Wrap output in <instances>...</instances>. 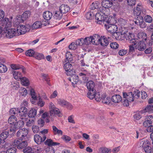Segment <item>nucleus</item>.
<instances>
[{
	"label": "nucleus",
	"mask_w": 153,
	"mask_h": 153,
	"mask_svg": "<svg viewBox=\"0 0 153 153\" xmlns=\"http://www.w3.org/2000/svg\"><path fill=\"white\" fill-rule=\"evenodd\" d=\"M68 102L63 99H59L58 100V104L62 106H65Z\"/></svg>",
	"instance_id": "de8ad7c7"
},
{
	"label": "nucleus",
	"mask_w": 153,
	"mask_h": 153,
	"mask_svg": "<svg viewBox=\"0 0 153 153\" xmlns=\"http://www.w3.org/2000/svg\"><path fill=\"white\" fill-rule=\"evenodd\" d=\"M35 52L32 50H29L25 52V54L27 56L34 57Z\"/></svg>",
	"instance_id": "a18cd8bd"
},
{
	"label": "nucleus",
	"mask_w": 153,
	"mask_h": 153,
	"mask_svg": "<svg viewBox=\"0 0 153 153\" xmlns=\"http://www.w3.org/2000/svg\"><path fill=\"white\" fill-rule=\"evenodd\" d=\"M27 145V142L26 140L21 141L18 145V148L19 149H22L26 147Z\"/></svg>",
	"instance_id": "79ce46f5"
},
{
	"label": "nucleus",
	"mask_w": 153,
	"mask_h": 153,
	"mask_svg": "<svg viewBox=\"0 0 153 153\" xmlns=\"http://www.w3.org/2000/svg\"><path fill=\"white\" fill-rule=\"evenodd\" d=\"M116 22L115 19L111 16L109 19V22L108 23L106 22L105 24V27L110 33H115L117 34L116 32L118 30V27L114 24Z\"/></svg>",
	"instance_id": "f03ea898"
},
{
	"label": "nucleus",
	"mask_w": 153,
	"mask_h": 153,
	"mask_svg": "<svg viewBox=\"0 0 153 153\" xmlns=\"http://www.w3.org/2000/svg\"><path fill=\"white\" fill-rule=\"evenodd\" d=\"M53 132L55 134H58V135H62L63 134L62 131L58 129L55 126H52Z\"/></svg>",
	"instance_id": "473e14b6"
},
{
	"label": "nucleus",
	"mask_w": 153,
	"mask_h": 153,
	"mask_svg": "<svg viewBox=\"0 0 153 153\" xmlns=\"http://www.w3.org/2000/svg\"><path fill=\"white\" fill-rule=\"evenodd\" d=\"M19 93L20 95L24 97H25L27 94V90L24 88H21L19 90Z\"/></svg>",
	"instance_id": "ea45409f"
},
{
	"label": "nucleus",
	"mask_w": 153,
	"mask_h": 153,
	"mask_svg": "<svg viewBox=\"0 0 153 153\" xmlns=\"http://www.w3.org/2000/svg\"><path fill=\"white\" fill-rule=\"evenodd\" d=\"M77 46L76 45L75 43L74 42H72L69 45V48L71 50H74L76 48Z\"/></svg>",
	"instance_id": "774afa93"
},
{
	"label": "nucleus",
	"mask_w": 153,
	"mask_h": 153,
	"mask_svg": "<svg viewBox=\"0 0 153 153\" xmlns=\"http://www.w3.org/2000/svg\"><path fill=\"white\" fill-rule=\"evenodd\" d=\"M100 3L98 1H96L94 2H93L91 5V9L92 10H94L95 9L98 8L99 7Z\"/></svg>",
	"instance_id": "603ef678"
},
{
	"label": "nucleus",
	"mask_w": 153,
	"mask_h": 153,
	"mask_svg": "<svg viewBox=\"0 0 153 153\" xmlns=\"http://www.w3.org/2000/svg\"><path fill=\"white\" fill-rule=\"evenodd\" d=\"M144 19L146 22L148 23H150L152 22V17L149 15H147L145 16Z\"/></svg>",
	"instance_id": "3c124183"
},
{
	"label": "nucleus",
	"mask_w": 153,
	"mask_h": 153,
	"mask_svg": "<svg viewBox=\"0 0 153 153\" xmlns=\"http://www.w3.org/2000/svg\"><path fill=\"white\" fill-rule=\"evenodd\" d=\"M122 0H102L101 5L102 7L101 9L102 10H105V11L109 13V8L111 7L113 3L115 4L122 2Z\"/></svg>",
	"instance_id": "20e7f679"
},
{
	"label": "nucleus",
	"mask_w": 153,
	"mask_h": 153,
	"mask_svg": "<svg viewBox=\"0 0 153 153\" xmlns=\"http://www.w3.org/2000/svg\"><path fill=\"white\" fill-rule=\"evenodd\" d=\"M45 102L43 101L40 97H39V101H37V105L41 107H43L45 104Z\"/></svg>",
	"instance_id": "6e6d98bb"
},
{
	"label": "nucleus",
	"mask_w": 153,
	"mask_h": 153,
	"mask_svg": "<svg viewBox=\"0 0 153 153\" xmlns=\"http://www.w3.org/2000/svg\"><path fill=\"white\" fill-rule=\"evenodd\" d=\"M96 93L95 90H89L87 94V97L89 99H92L94 98Z\"/></svg>",
	"instance_id": "cd10ccee"
},
{
	"label": "nucleus",
	"mask_w": 153,
	"mask_h": 153,
	"mask_svg": "<svg viewBox=\"0 0 153 153\" xmlns=\"http://www.w3.org/2000/svg\"><path fill=\"white\" fill-rule=\"evenodd\" d=\"M98 10L100 11V12L97 13L95 16V19L97 20V23L100 24H102V23L105 25L106 22H109V19L111 16H108L109 13L105 11V10H102L101 7L98 9Z\"/></svg>",
	"instance_id": "f257e3e1"
},
{
	"label": "nucleus",
	"mask_w": 153,
	"mask_h": 153,
	"mask_svg": "<svg viewBox=\"0 0 153 153\" xmlns=\"http://www.w3.org/2000/svg\"><path fill=\"white\" fill-rule=\"evenodd\" d=\"M19 109L17 108H13L11 109L10 110V114L12 115H16L18 116L19 115Z\"/></svg>",
	"instance_id": "a19ab883"
},
{
	"label": "nucleus",
	"mask_w": 153,
	"mask_h": 153,
	"mask_svg": "<svg viewBox=\"0 0 153 153\" xmlns=\"http://www.w3.org/2000/svg\"><path fill=\"white\" fill-rule=\"evenodd\" d=\"M42 137L39 134H36L34 136V139L35 142L37 144H40L42 142H44L46 139L45 135H44Z\"/></svg>",
	"instance_id": "f3484780"
},
{
	"label": "nucleus",
	"mask_w": 153,
	"mask_h": 153,
	"mask_svg": "<svg viewBox=\"0 0 153 153\" xmlns=\"http://www.w3.org/2000/svg\"><path fill=\"white\" fill-rule=\"evenodd\" d=\"M24 119L25 121L26 122V125L27 126L30 127L34 124V121L33 119Z\"/></svg>",
	"instance_id": "37998d69"
},
{
	"label": "nucleus",
	"mask_w": 153,
	"mask_h": 153,
	"mask_svg": "<svg viewBox=\"0 0 153 153\" xmlns=\"http://www.w3.org/2000/svg\"><path fill=\"white\" fill-rule=\"evenodd\" d=\"M71 77L68 78L69 80L71 82L73 85L76 84L79 81V77L77 75L71 74Z\"/></svg>",
	"instance_id": "4be33fe9"
},
{
	"label": "nucleus",
	"mask_w": 153,
	"mask_h": 153,
	"mask_svg": "<svg viewBox=\"0 0 153 153\" xmlns=\"http://www.w3.org/2000/svg\"><path fill=\"white\" fill-rule=\"evenodd\" d=\"M143 113L141 112V110L139 112H137L134 115L133 117L134 119L137 120H139L141 118V114Z\"/></svg>",
	"instance_id": "49530a36"
},
{
	"label": "nucleus",
	"mask_w": 153,
	"mask_h": 153,
	"mask_svg": "<svg viewBox=\"0 0 153 153\" xmlns=\"http://www.w3.org/2000/svg\"><path fill=\"white\" fill-rule=\"evenodd\" d=\"M4 27L6 30V31L5 33V36L6 38L10 39L17 35V31L16 29L14 28L7 29V28L9 27H5V26Z\"/></svg>",
	"instance_id": "9d476101"
},
{
	"label": "nucleus",
	"mask_w": 153,
	"mask_h": 153,
	"mask_svg": "<svg viewBox=\"0 0 153 153\" xmlns=\"http://www.w3.org/2000/svg\"><path fill=\"white\" fill-rule=\"evenodd\" d=\"M64 68L66 71V74L68 76H71L73 72V67L70 62H68L64 64Z\"/></svg>",
	"instance_id": "ddd939ff"
},
{
	"label": "nucleus",
	"mask_w": 153,
	"mask_h": 153,
	"mask_svg": "<svg viewBox=\"0 0 153 153\" xmlns=\"http://www.w3.org/2000/svg\"><path fill=\"white\" fill-rule=\"evenodd\" d=\"M6 66L3 64H0V73H3L6 72L7 71Z\"/></svg>",
	"instance_id": "09e8293b"
},
{
	"label": "nucleus",
	"mask_w": 153,
	"mask_h": 153,
	"mask_svg": "<svg viewBox=\"0 0 153 153\" xmlns=\"http://www.w3.org/2000/svg\"><path fill=\"white\" fill-rule=\"evenodd\" d=\"M122 97L119 95H115L111 97V100L112 102L114 103H118L122 100Z\"/></svg>",
	"instance_id": "a878e982"
},
{
	"label": "nucleus",
	"mask_w": 153,
	"mask_h": 153,
	"mask_svg": "<svg viewBox=\"0 0 153 153\" xmlns=\"http://www.w3.org/2000/svg\"><path fill=\"white\" fill-rule=\"evenodd\" d=\"M86 86L88 90H95L94 88L95 84L92 81L90 80L87 82L86 84Z\"/></svg>",
	"instance_id": "2f4dec72"
},
{
	"label": "nucleus",
	"mask_w": 153,
	"mask_h": 153,
	"mask_svg": "<svg viewBox=\"0 0 153 153\" xmlns=\"http://www.w3.org/2000/svg\"><path fill=\"white\" fill-rule=\"evenodd\" d=\"M66 57L67 61L68 62H70L72 60V55L69 52H67L66 54Z\"/></svg>",
	"instance_id": "864d4df0"
},
{
	"label": "nucleus",
	"mask_w": 153,
	"mask_h": 153,
	"mask_svg": "<svg viewBox=\"0 0 153 153\" xmlns=\"http://www.w3.org/2000/svg\"><path fill=\"white\" fill-rule=\"evenodd\" d=\"M97 41L102 46H107L108 44V41L107 38L105 36H101V38L99 36L98 39H97Z\"/></svg>",
	"instance_id": "a211bd4d"
},
{
	"label": "nucleus",
	"mask_w": 153,
	"mask_h": 153,
	"mask_svg": "<svg viewBox=\"0 0 153 153\" xmlns=\"http://www.w3.org/2000/svg\"><path fill=\"white\" fill-rule=\"evenodd\" d=\"M94 98L97 101H100L102 99L101 96L99 92L96 93Z\"/></svg>",
	"instance_id": "69168bd1"
},
{
	"label": "nucleus",
	"mask_w": 153,
	"mask_h": 153,
	"mask_svg": "<svg viewBox=\"0 0 153 153\" xmlns=\"http://www.w3.org/2000/svg\"><path fill=\"white\" fill-rule=\"evenodd\" d=\"M21 119L23 120H20L16 122L14 125L11 126L10 130L11 132H12L13 134L15 132L16 129L22 127L24 125V118L22 117Z\"/></svg>",
	"instance_id": "6e6552de"
},
{
	"label": "nucleus",
	"mask_w": 153,
	"mask_h": 153,
	"mask_svg": "<svg viewBox=\"0 0 153 153\" xmlns=\"http://www.w3.org/2000/svg\"><path fill=\"white\" fill-rule=\"evenodd\" d=\"M42 25V23L41 21H37L35 22L31 27L33 29H37L41 28Z\"/></svg>",
	"instance_id": "c85d7f7f"
},
{
	"label": "nucleus",
	"mask_w": 153,
	"mask_h": 153,
	"mask_svg": "<svg viewBox=\"0 0 153 153\" xmlns=\"http://www.w3.org/2000/svg\"><path fill=\"white\" fill-rule=\"evenodd\" d=\"M99 36L98 35L96 34L93 36L85 37L83 39L84 45H87L91 43L93 44L97 45V43L96 41H97V39L99 38Z\"/></svg>",
	"instance_id": "0eeeda50"
},
{
	"label": "nucleus",
	"mask_w": 153,
	"mask_h": 153,
	"mask_svg": "<svg viewBox=\"0 0 153 153\" xmlns=\"http://www.w3.org/2000/svg\"><path fill=\"white\" fill-rule=\"evenodd\" d=\"M42 77L43 79L45 80L47 82V83L50 85L49 83L50 81V78L48 75L45 74H43L42 75Z\"/></svg>",
	"instance_id": "e2e57ef3"
},
{
	"label": "nucleus",
	"mask_w": 153,
	"mask_h": 153,
	"mask_svg": "<svg viewBox=\"0 0 153 153\" xmlns=\"http://www.w3.org/2000/svg\"><path fill=\"white\" fill-rule=\"evenodd\" d=\"M99 153H109L111 150L105 147H101L99 149Z\"/></svg>",
	"instance_id": "c9c22d12"
},
{
	"label": "nucleus",
	"mask_w": 153,
	"mask_h": 153,
	"mask_svg": "<svg viewBox=\"0 0 153 153\" xmlns=\"http://www.w3.org/2000/svg\"><path fill=\"white\" fill-rule=\"evenodd\" d=\"M153 111V105H147L144 109L141 110V112L145 113L146 112H151Z\"/></svg>",
	"instance_id": "72a5a7b5"
},
{
	"label": "nucleus",
	"mask_w": 153,
	"mask_h": 153,
	"mask_svg": "<svg viewBox=\"0 0 153 153\" xmlns=\"http://www.w3.org/2000/svg\"><path fill=\"white\" fill-rule=\"evenodd\" d=\"M145 11L142 9V7L140 5H138L136 8L134 10V15L137 16H142L144 14Z\"/></svg>",
	"instance_id": "dca6fc26"
},
{
	"label": "nucleus",
	"mask_w": 153,
	"mask_h": 153,
	"mask_svg": "<svg viewBox=\"0 0 153 153\" xmlns=\"http://www.w3.org/2000/svg\"><path fill=\"white\" fill-rule=\"evenodd\" d=\"M75 43L76 45V46L83 45H84L83 39L81 38L79 39L76 40Z\"/></svg>",
	"instance_id": "bf43d9fd"
},
{
	"label": "nucleus",
	"mask_w": 153,
	"mask_h": 153,
	"mask_svg": "<svg viewBox=\"0 0 153 153\" xmlns=\"http://www.w3.org/2000/svg\"><path fill=\"white\" fill-rule=\"evenodd\" d=\"M31 13L29 11H25L22 15L17 16L13 21V24L17 26L21 23L25 21L30 16Z\"/></svg>",
	"instance_id": "7ed1b4c3"
},
{
	"label": "nucleus",
	"mask_w": 153,
	"mask_h": 153,
	"mask_svg": "<svg viewBox=\"0 0 153 153\" xmlns=\"http://www.w3.org/2000/svg\"><path fill=\"white\" fill-rule=\"evenodd\" d=\"M9 134L8 132L7 131H4L0 134V139L1 140H4L8 137Z\"/></svg>",
	"instance_id": "58836bf2"
},
{
	"label": "nucleus",
	"mask_w": 153,
	"mask_h": 153,
	"mask_svg": "<svg viewBox=\"0 0 153 153\" xmlns=\"http://www.w3.org/2000/svg\"><path fill=\"white\" fill-rule=\"evenodd\" d=\"M11 87L14 89H18L19 87V83L16 81H13L12 82Z\"/></svg>",
	"instance_id": "c03bdc74"
},
{
	"label": "nucleus",
	"mask_w": 153,
	"mask_h": 153,
	"mask_svg": "<svg viewBox=\"0 0 153 153\" xmlns=\"http://www.w3.org/2000/svg\"><path fill=\"white\" fill-rule=\"evenodd\" d=\"M34 57L39 60L45 59V56L43 54L37 52H35Z\"/></svg>",
	"instance_id": "4c0bfd02"
},
{
	"label": "nucleus",
	"mask_w": 153,
	"mask_h": 153,
	"mask_svg": "<svg viewBox=\"0 0 153 153\" xmlns=\"http://www.w3.org/2000/svg\"><path fill=\"white\" fill-rule=\"evenodd\" d=\"M124 37L127 40L130 41L131 42L134 44L136 42V39L134 38V34L130 32L125 33Z\"/></svg>",
	"instance_id": "2eb2a0df"
},
{
	"label": "nucleus",
	"mask_w": 153,
	"mask_h": 153,
	"mask_svg": "<svg viewBox=\"0 0 153 153\" xmlns=\"http://www.w3.org/2000/svg\"><path fill=\"white\" fill-rule=\"evenodd\" d=\"M13 75L15 79L17 80H20L22 77L21 72L19 71H14Z\"/></svg>",
	"instance_id": "bb28decb"
},
{
	"label": "nucleus",
	"mask_w": 153,
	"mask_h": 153,
	"mask_svg": "<svg viewBox=\"0 0 153 153\" xmlns=\"http://www.w3.org/2000/svg\"><path fill=\"white\" fill-rule=\"evenodd\" d=\"M45 144L48 146H53L60 144L59 143L53 142L52 140L50 139H47L45 142Z\"/></svg>",
	"instance_id": "b1692460"
},
{
	"label": "nucleus",
	"mask_w": 153,
	"mask_h": 153,
	"mask_svg": "<svg viewBox=\"0 0 153 153\" xmlns=\"http://www.w3.org/2000/svg\"><path fill=\"white\" fill-rule=\"evenodd\" d=\"M70 10V7L67 5L62 4L59 7V10L62 13H66Z\"/></svg>",
	"instance_id": "412c9836"
},
{
	"label": "nucleus",
	"mask_w": 153,
	"mask_h": 153,
	"mask_svg": "<svg viewBox=\"0 0 153 153\" xmlns=\"http://www.w3.org/2000/svg\"><path fill=\"white\" fill-rule=\"evenodd\" d=\"M119 45L116 42H113L110 43V46L111 48L116 49L118 48Z\"/></svg>",
	"instance_id": "052dcab7"
},
{
	"label": "nucleus",
	"mask_w": 153,
	"mask_h": 153,
	"mask_svg": "<svg viewBox=\"0 0 153 153\" xmlns=\"http://www.w3.org/2000/svg\"><path fill=\"white\" fill-rule=\"evenodd\" d=\"M31 28L30 25H27L25 26L20 25L17 27V33L18 34L21 35L25 34L27 32H28Z\"/></svg>",
	"instance_id": "1a4fd4ad"
},
{
	"label": "nucleus",
	"mask_w": 153,
	"mask_h": 153,
	"mask_svg": "<svg viewBox=\"0 0 153 153\" xmlns=\"http://www.w3.org/2000/svg\"><path fill=\"white\" fill-rule=\"evenodd\" d=\"M28 133V130L25 128H22L19 129L17 132V136L18 139L23 140L27 138V135Z\"/></svg>",
	"instance_id": "f8f14e48"
},
{
	"label": "nucleus",
	"mask_w": 153,
	"mask_h": 153,
	"mask_svg": "<svg viewBox=\"0 0 153 153\" xmlns=\"http://www.w3.org/2000/svg\"><path fill=\"white\" fill-rule=\"evenodd\" d=\"M62 13L59 10H56L54 12L53 17L54 18L57 20H60L62 17Z\"/></svg>",
	"instance_id": "393cba45"
},
{
	"label": "nucleus",
	"mask_w": 153,
	"mask_h": 153,
	"mask_svg": "<svg viewBox=\"0 0 153 153\" xmlns=\"http://www.w3.org/2000/svg\"><path fill=\"white\" fill-rule=\"evenodd\" d=\"M134 94H132L134 97V98L135 97L136 98H139L140 96V92L138 90H136L134 91Z\"/></svg>",
	"instance_id": "680f3d73"
},
{
	"label": "nucleus",
	"mask_w": 153,
	"mask_h": 153,
	"mask_svg": "<svg viewBox=\"0 0 153 153\" xmlns=\"http://www.w3.org/2000/svg\"><path fill=\"white\" fill-rule=\"evenodd\" d=\"M111 99L109 97H103L102 99V102L103 103L106 104H109L110 102Z\"/></svg>",
	"instance_id": "5fc2aeb1"
},
{
	"label": "nucleus",
	"mask_w": 153,
	"mask_h": 153,
	"mask_svg": "<svg viewBox=\"0 0 153 153\" xmlns=\"http://www.w3.org/2000/svg\"><path fill=\"white\" fill-rule=\"evenodd\" d=\"M21 84L24 86H27L30 84L29 81L26 77H23L20 79Z\"/></svg>",
	"instance_id": "e433bc0d"
},
{
	"label": "nucleus",
	"mask_w": 153,
	"mask_h": 153,
	"mask_svg": "<svg viewBox=\"0 0 153 153\" xmlns=\"http://www.w3.org/2000/svg\"><path fill=\"white\" fill-rule=\"evenodd\" d=\"M17 118L14 115H11L9 118L8 120V123L12 125H14L16 122L17 121Z\"/></svg>",
	"instance_id": "f704fd0d"
},
{
	"label": "nucleus",
	"mask_w": 153,
	"mask_h": 153,
	"mask_svg": "<svg viewBox=\"0 0 153 153\" xmlns=\"http://www.w3.org/2000/svg\"><path fill=\"white\" fill-rule=\"evenodd\" d=\"M134 45L135 48L140 51H143L146 48V45L144 42L139 41L136 39Z\"/></svg>",
	"instance_id": "4468645a"
},
{
	"label": "nucleus",
	"mask_w": 153,
	"mask_h": 153,
	"mask_svg": "<svg viewBox=\"0 0 153 153\" xmlns=\"http://www.w3.org/2000/svg\"><path fill=\"white\" fill-rule=\"evenodd\" d=\"M137 37L138 39H136L140 42L146 41L147 38V34L144 32L139 33L137 35Z\"/></svg>",
	"instance_id": "6ab92c4d"
},
{
	"label": "nucleus",
	"mask_w": 153,
	"mask_h": 153,
	"mask_svg": "<svg viewBox=\"0 0 153 153\" xmlns=\"http://www.w3.org/2000/svg\"><path fill=\"white\" fill-rule=\"evenodd\" d=\"M43 16L45 19L48 20L51 19L52 14L49 11H46L43 13Z\"/></svg>",
	"instance_id": "c756f323"
},
{
	"label": "nucleus",
	"mask_w": 153,
	"mask_h": 153,
	"mask_svg": "<svg viewBox=\"0 0 153 153\" xmlns=\"http://www.w3.org/2000/svg\"><path fill=\"white\" fill-rule=\"evenodd\" d=\"M23 151L25 153H34L32 148L30 147H28L24 149Z\"/></svg>",
	"instance_id": "13d9d810"
},
{
	"label": "nucleus",
	"mask_w": 153,
	"mask_h": 153,
	"mask_svg": "<svg viewBox=\"0 0 153 153\" xmlns=\"http://www.w3.org/2000/svg\"><path fill=\"white\" fill-rule=\"evenodd\" d=\"M37 110L34 108H31L28 113V116L29 117H34L36 114Z\"/></svg>",
	"instance_id": "7c9ffc66"
},
{
	"label": "nucleus",
	"mask_w": 153,
	"mask_h": 153,
	"mask_svg": "<svg viewBox=\"0 0 153 153\" xmlns=\"http://www.w3.org/2000/svg\"><path fill=\"white\" fill-rule=\"evenodd\" d=\"M22 140H20L19 139H16L13 142V145L15 146L16 147H17L18 148V145H19L21 142Z\"/></svg>",
	"instance_id": "0e129e2a"
},
{
	"label": "nucleus",
	"mask_w": 153,
	"mask_h": 153,
	"mask_svg": "<svg viewBox=\"0 0 153 153\" xmlns=\"http://www.w3.org/2000/svg\"><path fill=\"white\" fill-rule=\"evenodd\" d=\"M124 99L123 104L124 106H128L129 105V102L134 101V97L132 92L126 93L123 92V93Z\"/></svg>",
	"instance_id": "423d86ee"
},
{
	"label": "nucleus",
	"mask_w": 153,
	"mask_h": 153,
	"mask_svg": "<svg viewBox=\"0 0 153 153\" xmlns=\"http://www.w3.org/2000/svg\"><path fill=\"white\" fill-rule=\"evenodd\" d=\"M27 108L25 107L22 106L19 110V115L21 117H25L27 113Z\"/></svg>",
	"instance_id": "5701e85b"
},
{
	"label": "nucleus",
	"mask_w": 153,
	"mask_h": 153,
	"mask_svg": "<svg viewBox=\"0 0 153 153\" xmlns=\"http://www.w3.org/2000/svg\"><path fill=\"white\" fill-rule=\"evenodd\" d=\"M16 147H11L7 149L6 153H16Z\"/></svg>",
	"instance_id": "4d7b16f0"
},
{
	"label": "nucleus",
	"mask_w": 153,
	"mask_h": 153,
	"mask_svg": "<svg viewBox=\"0 0 153 153\" xmlns=\"http://www.w3.org/2000/svg\"><path fill=\"white\" fill-rule=\"evenodd\" d=\"M11 67L12 69L15 70L21 69V70L23 73L25 74V68L22 65L18 64H13L11 65Z\"/></svg>",
	"instance_id": "aec40b11"
},
{
	"label": "nucleus",
	"mask_w": 153,
	"mask_h": 153,
	"mask_svg": "<svg viewBox=\"0 0 153 153\" xmlns=\"http://www.w3.org/2000/svg\"><path fill=\"white\" fill-rule=\"evenodd\" d=\"M5 14L4 12L2 10H0V25L5 27H10L11 26V22L9 19L5 18L3 19Z\"/></svg>",
	"instance_id": "39448f33"
},
{
	"label": "nucleus",
	"mask_w": 153,
	"mask_h": 153,
	"mask_svg": "<svg viewBox=\"0 0 153 153\" xmlns=\"http://www.w3.org/2000/svg\"><path fill=\"white\" fill-rule=\"evenodd\" d=\"M32 129L33 132L34 133L38 132L39 131V127L36 126H33L32 127Z\"/></svg>",
	"instance_id": "338daca9"
},
{
	"label": "nucleus",
	"mask_w": 153,
	"mask_h": 153,
	"mask_svg": "<svg viewBox=\"0 0 153 153\" xmlns=\"http://www.w3.org/2000/svg\"><path fill=\"white\" fill-rule=\"evenodd\" d=\"M134 22L136 24L142 28H145L147 26L146 23L143 21L142 16H138L136 17Z\"/></svg>",
	"instance_id": "9b49d317"
},
{
	"label": "nucleus",
	"mask_w": 153,
	"mask_h": 153,
	"mask_svg": "<svg viewBox=\"0 0 153 153\" xmlns=\"http://www.w3.org/2000/svg\"><path fill=\"white\" fill-rule=\"evenodd\" d=\"M51 113L52 114H55L59 116H60V111L59 109L55 107L52 111H50Z\"/></svg>",
	"instance_id": "8fccbe9b"
}]
</instances>
